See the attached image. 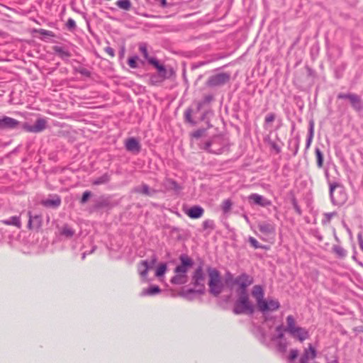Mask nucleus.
<instances>
[{
    "instance_id": "nucleus-1",
    "label": "nucleus",
    "mask_w": 363,
    "mask_h": 363,
    "mask_svg": "<svg viewBox=\"0 0 363 363\" xmlns=\"http://www.w3.org/2000/svg\"><path fill=\"white\" fill-rule=\"evenodd\" d=\"M225 282L230 289H235L238 294H241L247 292V288L253 283V278L247 274L234 277L230 272H227Z\"/></svg>"
},
{
    "instance_id": "nucleus-2",
    "label": "nucleus",
    "mask_w": 363,
    "mask_h": 363,
    "mask_svg": "<svg viewBox=\"0 0 363 363\" xmlns=\"http://www.w3.org/2000/svg\"><path fill=\"white\" fill-rule=\"evenodd\" d=\"M206 272L209 293L214 296H219L223 292L225 286L220 272L216 268L210 266L206 268Z\"/></svg>"
},
{
    "instance_id": "nucleus-3",
    "label": "nucleus",
    "mask_w": 363,
    "mask_h": 363,
    "mask_svg": "<svg viewBox=\"0 0 363 363\" xmlns=\"http://www.w3.org/2000/svg\"><path fill=\"white\" fill-rule=\"evenodd\" d=\"M287 331L293 337L303 342L309 337L308 332L306 329L299 327L296 325V320L292 315H288L286 318Z\"/></svg>"
},
{
    "instance_id": "nucleus-4",
    "label": "nucleus",
    "mask_w": 363,
    "mask_h": 363,
    "mask_svg": "<svg viewBox=\"0 0 363 363\" xmlns=\"http://www.w3.org/2000/svg\"><path fill=\"white\" fill-rule=\"evenodd\" d=\"M149 63L153 65L159 73L160 80H157L156 77L152 76L150 78V83L152 85H155L157 82H163L167 79H169L172 77L175 76V72L172 68H166L163 65L160 64L156 59H150Z\"/></svg>"
},
{
    "instance_id": "nucleus-5",
    "label": "nucleus",
    "mask_w": 363,
    "mask_h": 363,
    "mask_svg": "<svg viewBox=\"0 0 363 363\" xmlns=\"http://www.w3.org/2000/svg\"><path fill=\"white\" fill-rule=\"evenodd\" d=\"M233 311L235 314H252L254 312V306L250 301L247 292L238 294Z\"/></svg>"
},
{
    "instance_id": "nucleus-6",
    "label": "nucleus",
    "mask_w": 363,
    "mask_h": 363,
    "mask_svg": "<svg viewBox=\"0 0 363 363\" xmlns=\"http://www.w3.org/2000/svg\"><path fill=\"white\" fill-rule=\"evenodd\" d=\"M330 196L332 203L336 206L344 204L347 199V196L343 186L337 183L330 184Z\"/></svg>"
},
{
    "instance_id": "nucleus-7",
    "label": "nucleus",
    "mask_w": 363,
    "mask_h": 363,
    "mask_svg": "<svg viewBox=\"0 0 363 363\" xmlns=\"http://www.w3.org/2000/svg\"><path fill=\"white\" fill-rule=\"evenodd\" d=\"M207 273L201 266L199 267L194 272L192 277V283L197 292H203L206 284Z\"/></svg>"
},
{
    "instance_id": "nucleus-8",
    "label": "nucleus",
    "mask_w": 363,
    "mask_h": 363,
    "mask_svg": "<svg viewBox=\"0 0 363 363\" xmlns=\"http://www.w3.org/2000/svg\"><path fill=\"white\" fill-rule=\"evenodd\" d=\"M258 229L262 234V239L270 243H274L275 236L274 225L267 222H260L258 223Z\"/></svg>"
},
{
    "instance_id": "nucleus-9",
    "label": "nucleus",
    "mask_w": 363,
    "mask_h": 363,
    "mask_svg": "<svg viewBox=\"0 0 363 363\" xmlns=\"http://www.w3.org/2000/svg\"><path fill=\"white\" fill-rule=\"evenodd\" d=\"M229 79V74L225 73H220L209 77L206 82V84L207 86L211 87L220 86L228 82Z\"/></svg>"
},
{
    "instance_id": "nucleus-10",
    "label": "nucleus",
    "mask_w": 363,
    "mask_h": 363,
    "mask_svg": "<svg viewBox=\"0 0 363 363\" xmlns=\"http://www.w3.org/2000/svg\"><path fill=\"white\" fill-rule=\"evenodd\" d=\"M280 306L279 302L277 299L267 298L264 299L258 306V308L260 311L265 313L268 311H274L279 309Z\"/></svg>"
},
{
    "instance_id": "nucleus-11",
    "label": "nucleus",
    "mask_w": 363,
    "mask_h": 363,
    "mask_svg": "<svg viewBox=\"0 0 363 363\" xmlns=\"http://www.w3.org/2000/svg\"><path fill=\"white\" fill-rule=\"evenodd\" d=\"M47 121L44 118H38L34 125H30L28 124H24L23 125V129L27 132L30 133H39L43 131L46 128Z\"/></svg>"
},
{
    "instance_id": "nucleus-12",
    "label": "nucleus",
    "mask_w": 363,
    "mask_h": 363,
    "mask_svg": "<svg viewBox=\"0 0 363 363\" xmlns=\"http://www.w3.org/2000/svg\"><path fill=\"white\" fill-rule=\"evenodd\" d=\"M248 201L251 204H255L261 207H267L272 204L271 201L258 194H251L248 196Z\"/></svg>"
},
{
    "instance_id": "nucleus-13",
    "label": "nucleus",
    "mask_w": 363,
    "mask_h": 363,
    "mask_svg": "<svg viewBox=\"0 0 363 363\" xmlns=\"http://www.w3.org/2000/svg\"><path fill=\"white\" fill-rule=\"evenodd\" d=\"M179 259L181 264L175 268L174 272L186 274L189 269L193 265L192 259L186 255H182Z\"/></svg>"
},
{
    "instance_id": "nucleus-14",
    "label": "nucleus",
    "mask_w": 363,
    "mask_h": 363,
    "mask_svg": "<svg viewBox=\"0 0 363 363\" xmlns=\"http://www.w3.org/2000/svg\"><path fill=\"white\" fill-rule=\"evenodd\" d=\"M20 122L9 116L0 118V129H15L18 127Z\"/></svg>"
},
{
    "instance_id": "nucleus-15",
    "label": "nucleus",
    "mask_w": 363,
    "mask_h": 363,
    "mask_svg": "<svg viewBox=\"0 0 363 363\" xmlns=\"http://www.w3.org/2000/svg\"><path fill=\"white\" fill-rule=\"evenodd\" d=\"M126 150L132 153L138 154L141 150L140 142L135 138H128L125 142Z\"/></svg>"
},
{
    "instance_id": "nucleus-16",
    "label": "nucleus",
    "mask_w": 363,
    "mask_h": 363,
    "mask_svg": "<svg viewBox=\"0 0 363 363\" xmlns=\"http://www.w3.org/2000/svg\"><path fill=\"white\" fill-rule=\"evenodd\" d=\"M348 100L354 110L359 111L363 109V101L359 96L355 94H350L348 96Z\"/></svg>"
},
{
    "instance_id": "nucleus-17",
    "label": "nucleus",
    "mask_w": 363,
    "mask_h": 363,
    "mask_svg": "<svg viewBox=\"0 0 363 363\" xmlns=\"http://www.w3.org/2000/svg\"><path fill=\"white\" fill-rule=\"evenodd\" d=\"M204 213V210L203 208L200 206H193L188 210L186 212V215L193 219H196L201 218Z\"/></svg>"
},
{
    "instance_id": "nucleus-18",
    "label": "nucleus",
    "mask_w": 363,
    "mask_h": 363,
    "mask_svg": "<svg viewBox=\"0 0 363 363\" xmlns=\"http://www.w3.org/2000/svg\"><path fill=\"white\" fill-rule=\"evenodd\" d=\"M252 294L253 297L255 298L257 301V306L260 304L262 301H264V291L262 288L259 286L256 285L253 287Z\"/></svg>"
},
{
    "instance_id": "nucleus-19",
    "label": "nucleus",
    "mask_w": 363,
    "mask_h": 363,
    "mask_svg": "<svg viewBox=\"0 0 363 363\" xmlns=\"http://www.w3.org/2000/svg\"><path fill=\"white\" fill-rule=\"evenodd\" d=\"M148 263L146 260L140 261L138 264V272L143 278H146L148 273Z\"/></svg>"
},
{
    "instance_id": "nucleus-20",
    "label": "nucleus",
    "mask_w": 363,
    "mask_h": 363,
    "mask_svg": "<svg viewBox=\"0 0 363 363\" xmlns=\"http://www.w3.org/2000/svg\"><path fill=\"white\" fill-rule=\"evenodd\" d=\"M175 275L171 279V282L174 284H184L187 281L186 274L174 272Z\"/></svg>"
},
{
    "instance_id": "nucleus-21",
    "label": "nucleus",
    "mask_w": 363,
    "mask_h": 363,
    "mask_svg": "<svg viewBox=\"0 0 363 363\" xmlns=\"http://www.w3.org/2000/svg\"><path fill=\"white\" fill-rule=\"evenodd\" d=\"M206 136V133L205 129L197 130L191 134V143L198 144V140Z\"/></svg>"
},
{
    "instance_id": "nucleus-22",
    "label": "nucleus",
    "mask_w": 363,
    "mask_h": 363,
    "mask_svg": "<svg viewBox=\"0 0 363 363\" xmlns=\"http://www.w3.org/2000/svg\"><path fill=\"white\" fill-rule=\"evenodd\" d=\"M2 223L6 225H14L18 228L21 227V219L18 216H12L9 220H2Z\"/></svg>"
},
{
    "instance_id": "nucleus-23",
    "label": "nucleus",
    "mask_w": 363,
    "mask_h": 363,
    "mask_svg": "<svg viewBox=\"0 0 363 363\" xmlns=\"http://www.w3.org/2000/svg\"><path fill=\"white\" fill-rule=\"evenodd\" d=\"M160 289L158 286H151L147 289H145L142 291L143 296H152L160 292Z\"/></svg>"
},
{
    "instance_id": "nucleus-24",
    "label": "nucleus",
    "mask_w": 363,
    "mask_h": 363,
    "mask_svg": "<svg viewBox=\"0 0 363 363\" xmlns=\"http://www.w3.org/2000/svg\"><path fill=\"white\" fill-rule=\"evenodd\" d=\"M116 5L124 11H129L132 7V3L130 0H118Z\"/></svg>"
},
{
    "instance_id": "nucleus-25",
    "label": "nucleus",
    "mask_w": 363,
    "mask_h": 363,
    "mask_svg": "<svg viewBox=\"0 0 363 363\" xmlns=\"http://www.w3.org/2000/svg\"><path fill=\"white\" fill-rule=\"evenodd\" d=\"M337 216V213L330 212V213H325L323 214L322 223L323 225H328L330 223L333 218Z\"/></svg>"
},
{
    "instance_id": "nucleus-26",
    "label": "nucleus",
    "mask_w": 363,
    "mask_h": 363,
    "mask_svg": "<svg viewBox=\"0 0 363 363\" xmlns=\"http://www.w3.org/2000/svg\"><path fill=\"white\" fill-rule=\"evenodd\" d=\"M333 252L340 258H345L347 256V251L340 245H336L333 247Z\"/></svg>"
},
{
    "instance_id": "nucleus-27",
    "label": "nucleus",
    "mask_w": 363,
    "mask_h": 363,
    "mask_svg": "<svg viewBox=\"0 0 363 363\" xmlns=\"http://www.w3.org/2000/svg\"><path fill=\"white\" fill-rule=\"evenodd\" d=\"M315 155L316 158L317 167L320 169L323 166V155L319 148H315Z\"/></svg>"
},
{
    "instance_id": "nucleus-28",
    "label": "nucleus",
    "mask_w": 363,
    "mask_h": 363,
    "mask_svg": "<svg viewBox=\"0 0 363 363\" xmlns=\"http://www.w3.org/2000/svg\"><path fill=\"white\" fill-rule=\"evenodd\" d=\"M314 137V123L313 121L310 122L309 135L306 143V149H308L311 145Z\"/></svg>"
},
{
    "instance_id": "nucleus-29",
    "label": "nucleus",
    "mask_w": 363,
    "mask_h": 363,
    "mask_svg": "<svg viewBox=\"0 0 363 363\" xmlns=\"http://www.w3.org/2000/svg\"><path fill=\"white\" fill-rule=\"evenodd\" d=\"M110 178L107 174H104L101 177L93 180V185H101L107 183L109 181Z\"/></svg>"
},
{
    "instance_id": "nucleus-30",
    "label": "nucleus",
    "mask_w": 363,
    "mask_h": 363,
    "mask_svg": "<svg viewBox=\"0 0 363 363\" xmlns=\"http://www.w3.org/2000/svg\"><path fill=\"white\" fill-rule=\"evenodd\" d=\"M167 266L165 263H162L158 265L156 269L155 276L157 277H162L167 272Z\"/></svg>"
},
{
    "instance_id": "nucleus-31",
    "label": "nucleus",
    "mask_w": 363,
    "mask_h": 363,
    "mask_svg": "<svg viewBox=\"0 0 363 363\" xmlns=\"http://www.w3.org/2000/svg\"><path fill=\"white\" fill-rule=\"evenodd\" d=\"M61 201L59 198L56 199H48L43 201V204L45 206L57 207L60 205Z\"/></svg>"
},
{
    "instance_id": "nucleus-32",
    "label": "nucleus",
    "mask_w": 363,
    "mask_h": 363,
    "mask_svg": "<svg viewBox=\"0 0 363 363\" xmlns=\"http://www.w3.org/2000/svg\"><path fill=\"white\" fill-rule=\"evenodd\" d=\"M221 209L223 213H226L229 212L231 209L232 202L230 199L224 200L221 203Z\"/></svg>"
},
{
    "instance_id": "nucleus-33",
    "label": "nucleus",
    "mask_w": 363,
    "mask_h": 363,
    "mask_svg": "<svg viewBox=\"0 0 363 363\" xmlns=\"http://www.w3.org/2000/svg\"><path fill=\"white\" fill-rule=\"evenodd\" d=\"M135 191L147 196L151 195V191L146 184H143L140 187L135 189Z\"/></svg>"
},
{
    "instance_id": "nucleus-34",
    "label": "nucleus",
    "mask_w": 363,
    "mask_h": 363,
    "mask_svg": "<svg viewBox=\"0 0 363 363\" xmlns=\"http://www.w3.org/2000/svg\"><path fill=\"white\" fill-rule=\"evenodd\" d=\"M248 241L250 244L255 249H267V247H266L265 246L260 245L259 242L253 237H250Z\"/></svg>"
},
{
    "instance_id": "nucleus-35",
    "label": "nucleus",
    "mask_w": 363,
    "mask_h": 363,
    "mask_svg": "<svg viewBox=\"0 0 363 363\" xmlns=\"http://www.w3.org/2000/svg\"><path fill=\"white\" fill-rule=\"evenodd\" d=\"M139 50L143 54V57L149 62L150 59H154L153 57H150L147 49V46L145 44H140L139 46Z\"/></svg>"
},
{
    "instance_id": "nucleus-36",
    "label": "nucleus",
    "mask_w": 363,
    "mask_h": 363,
    "mask_svg": "<svg viewBox=\"0 0 363 363\" xmlns=\"http://www.w3.org/2000/svg\"><path fill=\"white\" fill-rule=\"evenodd\" d=\"M306 352H308V359L309 358L314 359L316 357V351L314 347H312L311 345H308V349L305 351L304 355L306 354Z\"/></svg>"
},
{
    "instance_id": "nucleus-37",
    "label": "nucleus",
    "mask_w": 363,
    "mask_h": 363,
    "mask_svg": "<svg viewBox=\"0 0 363 363\" xmlns=\"http://www.w3.org/2000/svg\"><path fill=\"white\" fill-rule=\"evenodd\" d=\"M74 230H72L71 228H69L67 226H65L62 230V235L67 237L71 238L74 235Z\"/></svg>"
},
{
    "instance_id": "nucleus-38",
    "label": "nucleus",
    "mask_w": 363,
    "mask_h": 363,
    "mask_svg": "<svg viewBox=\"0 0 363 363\" xmlns=\"http://www.w3.org/2000/svg\"><path fill=\"white\" fill-rule=\"evenodd\" d=\"M91 196V193L89 191H86L83 193L80 202L82 203H86L89 197Z\"/></svg>"
},
{
    "instance_id": "nucleus-39",
    "label": "nucleus",
    "mask_w": 363,
    "mask_h": 363,
    "mask_svg": "<svg viewBox=\"0 0 363 363\" xmlns=\"http://www.w3.org/2000/svg\"><path fill=\"white\" fill-rule=\"evenodd\" d=\"M298 355V350H291L290 351V353H289V359L290 361H293V360H294L295 359L297 358Z\"/></svg>"
},
{
    "instance_id": "nucleus-40",
    "label": "nucleus",
    "mask_w": 363,
    "mask_h": 363,
    "mask_svg": "<svg viewBox=\"0 0 363 363\" xmlns=\"http://www.w3.org/2000/svg\"><path fill=\"white\" fill-rule=\"evenodd\" d=\"M137 57H131V58H129L128 60V65L131 67V68H136L138 65H137Z\"/></svg>"
},
{
    "instance_id": "nucleus-41",
    "label": "nucleus",
    "mask_w": 363,
    "mask_h": 363,
    "mask_svg": "<svg viewBox=\"0 0 363 363\" xmlns=\"http://www.w3.org/2000/svg\"><path fill=\"white\" fill-rule=\"evenodd\" d=\"M104 51L111 57H113L115 56L114 50L112 48L109 47V46L106 47L104 48Z\"/></svg>"
},
{
    "instance_id": "nucleus-42",
    "label": "nucleus",
    "mask_w": 363,
    "mask_h": 363,
    "mask_svg": "<svg viewBox=\"0 0 363 363\" xmlns=\"http://www.w3.org/2000/svg\"><path fill=\"white\" fill-rule=\"evenodd\" d=\"M55 50L59 53V55L62 57H69V54L66 52V51H64L62 50V49L60 48H57L55 49Z\"/></svg>"
},
{
    "instance_id": "nucleus-43",
    "label": "nucleus",
    "mask_w": 363,
    "mask_h": 363,
    "mask_svg": "<svg viewBox=\"0 0 363 363\" xmlns=\"http://www.w3.org/2000/svg\"><path fill=\"white\" fill-rule=\"evenodd\" d=\"M67 26L69 28V29H73L76 27V23L75 21L72 19V18H69L67 22Z\"/></svg>"
},
{
    "instance_id": "nucleus-44",
    "label": "nucleus",
    "mask_w": 363,
    "mask_h": 363,
    "mask_svg": "<svg viewBox=\"0 0 363 363\" xmlns=\"http://www.w3.org/2000/svg\"><path fill=\"white\" fill-rule=\"evenodd\" d=\"M357 240L359 245V247L361 250L363 252V238L362 234L359 233L357 235Z\"/></svg>"
},
{
    "instance_id": "nucleus-45",
    "label": "nucleus",
    "mask_w": 363,
    "mask_h": 363,
    "mask_svg": "<svg viewBox=\"0 0 363 363\" xmlns=\"http://www.w3.org/2000/svg\"><path fill=\"white\" fill-rule=\"evenodd\" d=\"M274 120V114H269V115H267V116L265 117V121H266L267 123H271V122H272Z\"/></svg>"
},
{
    "instance_id": "nucleus-46",
    "label": "nucleus",
    "mask_w": 363,
    "mask_h": 363,
    "mask_svg": "<svg viewBox=\"0 0 363 363\" xmlns=\"http://www.w3.org/2000/svg\"><path fill=\"white\" fill-rule=\"evenodd\" d=\"M351 94H343V93H340L337 95V98L338 99H348V96H350Z\"/></svg>"
},
{
    "instance_id": "nucleus-47",
    "label": "nucleus",
    "mask_w": 363,
    "mask_h": 363,
    "mask_svg": "<svg viewBox=\"0 0 363 363\" xmlns=\"http://www.w3.org/2000/svg\"><path fill=\"white\" fill-rule=\"evenodd\" d=\"M158 4H160L162 7H166L167 6V3L166 0H156Z\"/></svg>"
},
{
    "instance_id": "nucleus-48",
    "label": "nucleus",
    "mask_w": 363,
    "mask_h": 363,
    "mask_svg": "<svg viewBox=\"0 0 363 363\" xmlns=\"http://www.w3.org/2000/svg\"><path fill=\"white\" fill-rule=\"evenodd\" d=\"M29 215V220H28V228H31V226H32V219H31V215H30V213H28Z\"/></svg>"
},
{
    "instance_id": "nucleus-49",
    "label": "nucleus",
    "mask_w": 363,
    "mask_h": 363,
    "mask_svg": "<svg viewBox=\"0 0 363 363\" xmlns=\"http://www.w3.org/2000/svg\"><path fill=\"white\" fill-rule=\"evenodd\" d=\"M210 146H211V142L207 141V142H206L205 145L203 148L205 150H208Z\"/></svg>"
},
{
    "instance_id": "nucleus-50",
    "label": "nucleus",
    "mask_w": 363,
    "mask_h": 363,
    "mask_svg": "<svg viewBox=\"0 0 363 363\" xmlns=\"http://www.w3.org/2000/svg\"><path fill=\"white\" fill-rule=\"evenodd\" d=\"M157 261V259L155 257H153L152 258V264H154Z\"/></svg>"
}]
</instances>
